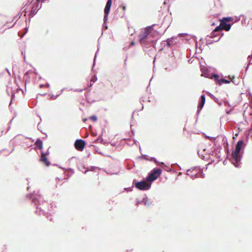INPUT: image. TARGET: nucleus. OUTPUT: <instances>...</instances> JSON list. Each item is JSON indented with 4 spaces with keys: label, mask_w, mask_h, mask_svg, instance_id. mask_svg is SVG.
<instances>
[{
    "label": "nucleus",
    "mask_w": 252,
    "mask_h": 252,
    "mask_svg": "<svg viewBox=\"0 0 252 252\" xmlns=\"http://www.w3.org/2000/svg\"><path fill=\"white\" fill-rule=\"evenodd\" d=\"M243 143L244 142L242 140L238 141L236 146V149L232 152V162L234 165L236 167H238L240 165V160L241 158L240 151L243 146Z\"/></svg>",
    "instance_id": "obj_1"
},
{
    "label": "nucleus",
    "mask_w": 252,
    "mask_h": 252,
    "mask_svg": "<svg viewBox=\"0 0 252 252\" xmlns=\"http://www.w3.org/2000/svg\"><path fill=\"white\" fill-rule=\"evenodd\" d=\"M201 102L199 103L198 106L200 108V109H201L203 106H204V104L205 103V95H202L201 96Z\"/></svg>",
    "instance_id": "obj_11"
},
{
    "label": "nucleus",
    "mask_w": 252,
    "mask_h": 252,
    "mask_svg": "<svg viewBox=\"0 0 252 252\" xmlns=\"http://www.w3.org/2000/svg\"><path fill=\"white\" fill-rule=\"evenodd\" d=\"M142 202L144 205H149L151 203V202L149 201L147 197H145L144 198H143V199L142 201Z\"/></svg>",
    "instance_id": "obj_13"
},
{
    "label": "nucleus",
    "mask_w": 252,
    "mask_h": 252,
    "mask_svg": "<svg viewBox=\"0 0 252 252\" xmlns=\"http://www.w3.org/2000/svg\"><path fill=\"white\" fill-rule=\"evenodd\" d=\"M222 20H224V21H225L226 22H230V21H231L232 20V18H231L230 17H225V18H223Z\"/></svg>",
    "instance_id": "obj_15"
},
{
    "label": "nucleus",
    "mask_w": 252,
    "mask_h": 252,
    "mask_svg": "<svg viewBox=\"0 0 252 252\" xmlns=\"http://www.w3.org/2000/svg\"><path fill=\"white\" fill-rule=\"evenodd\" d=\"M161 171L160 169H156L153 171L147 178L146 179L152 182L155 180L161 174Z\"/></svg>",
    "instance_id": "obj_4"
},
{
    "label": "nucleus",
    "mask_w": 252,
    "mask_h": 252,
    "mask_svg": "<svg viewBox=\"0 0 252 252\" xmlns=\"http://www.w3.org/2000/svg\"><path fill=\"white\" fill-rule=\"evenodd\" d=\"M46 154H45L44 153H42V156L41 158V160L43 161L45 165L47 166H49L50 164V162L47 160V158L46 157Z\"/></svg>",
    "instance_id": "obj_8"
},
{
    "label": "nucleus",
    "mask_w": 252,
    "mask_h": 252,
    "mask_svg": "<svg viewBox=\"0 0 252 252\" xmlns=\"http://www.w3.org/2000/svg\"><path fill=\"white\" fill-rule=\"evenodd\" d=\"M75 148L79 151H83L85 147V141L82 140H77L75 143Z\"/></svg>",
    "instance_id": "obj_6"
},
{
    "label": "nucleus",
    "mask_w": 252,
    "mask_h": 252,
    "mask_svg": "<svg viewBox=\"0 0 252 252\" xmlns=\"http://www.w3.org/2000/svg\"><path fill=\"white\" fill-rule=\"evenodd\" d=\"M167 44H168V46L170 45V43H169V42L168 41L167 42Z\"/></svg>",
    "instance_id": "obj_18"
},
{
    "label": "nucleus",
    "mask_w": 252,
    "mask_h": 252,
    "mask_svg": "<svg viewBox=\"0 0 252 252\" xmlns=\"http://www.w3.org/2000/svg\"><path fill=\"white\" fill-rule=\"evenodd\" d=\"M201 102L199 103L198 106L200 108V109H201L203 106H204V104L205 103V95H202L201 96Z\"/></svg>",
    "instance_id": "obj_9"
},
{
    "label": "nucleus",
    "mask_w": 252,
    "mask_h": 252,
    "mask_svg": "<svg viewBox=\"0 0 252 252\" xmlns=\"http://www.w3.org/2000/svg\"><path fill=\"white\" fill-rule=\"evenodd\" d=\"M201 102L199 103L198 106L200 108V109H201L203 106H204V104L205 103V95H202L201 96Z\"/></svg>",
    "instance_id": "obj_10"
},
{
    "label": "nucleus",
    "mask_w": 252,
    "mask_h": 252,
    "mask_svg": "<svg viewBox=\"0 0 252 252\" xmlns=\"http://www.w3.org/2000/svg\"><path fill=\"white\" fill-rule=\"evenodd\" d=\"M131 45H133V44H134V42H131Z\"/></svg>",
    "instance_id": "obj_17"
},
{
    "label": "nucleus",
    "mask_w": 252,
    "mask_h": 252,
    "mask_svg": "<svg viewBox=\"0 0 252 252\" xmlns=\"http://www.w3.org/2000/svg\"><path fill=\"white\" fill-rule=\"evenodd\" d=\"M90 118L94 121H96L97 120V117L95 116H93L91 117Z\"/></svg>",
    "instance_id": "obj_16"
},
{
    "label": "nucleus",
    "mask_w": 252,
    "mask_h": 252,
    "mask_svg": "<svg viewBox=\"0 0 252 252\" xmlns=\"http://www.w3.org/2000/svg\"><path fill=\"white\" fill-rule=\"evenodd\" d=\"M87 121V119H84V122H85V121Z\"/></svg>",
    "instance_id": "obj_20"
},
{
    "label": "nucleus",
    "mask_w": 252,
    "mask_h": 252,
    "mask_svg": "<svg viewBox=\"0 0 252 252\" xmlns=\"http://www.w3.org/2000/svg\"><path fill=\"white\" fill-rule=\"evenodd\" d=\"M112 0H108L106 3V5L104 8L105 16L104 17V22H106L108 19V14L110 12V8L112 5Z\"/></svg>",
    "instance_id": "obj_5"
},
{
    "label": "nucleus",
    "mask_w": 252,
    "mask_h": 252,
    "mask_svg": "<svg viewBox=\"0 0 252 252\" xmlns=\"http://www.w3.org/2000/svg\"><path fill=\"white\" fill-rule=\"evenodd\" d=\"M35 145H36V147L39 148V149L41 150L42 149L43 144H42V142L41 140L38 139L35 142Z\"/></svg>",
    "instance_id": "obj_12"
},
{
    "label": "nucleus",
    "mask_w": 252,
    "mask_h": 252,
    "mask_svg": "<svg viewBox=\"0 0 252 252\" xmlns=\"http://www.w3.org/2000/svg\"><path fill=\"white\" fill-rule=\"evenodd\" d=\"M231 28V25L229 24L226 23L224 20H221L219 26H217L214 32L220 31L221 30H224L227 31L230 30Z\"/></svg>",
    "instance_id": "obj_2"
},
{
    "label": "nucleus",
    "mask_w": 252,
    "mask_h": 252,
    "mask_svg": "<svg viewBox=\"0 0 252 252\" xmlns=\"http://www.w3.org/2000/svg\"><path fill=\"white\" fill-rule=\"evenodd\" d=\"M125 8H126V7H125V6H124V7H123V9H125Z\"/></svg>",
    "instance_id": "obj_19"
},
{
    "label": "nucleus",
    "mask_w": 252,
    "mask_h": 252,
    "mask_svg": "<svg viewBox=\"0 0 252 252\" xmlns=\"http://www.w3.org/2000/svg\"><path fill=\"white\" fill-rule=\"evenodd\" d=\"M148 33L147 32H145L143 34L139 35V40L141 41V40L144 39L148 35Z\"/></svg>",
    "instance_id": "obj_14"
},
{
    "label": "nucleus",
    "mask_w": 252,
    "mask_h": 252,
    "mask_svg": "<svg viewBox=\"0 0 252 252\" xmlns=\"http://www.w3.org/2000/svg\"><path fill=\"white\" fill-rule=\"evenodd\" d=\"M135 187L140 190H148L151 186V184L148 183L146 181H141L135 183Z\"/></svg>",
    "instance_id": "obj_3"
},
{
    "label": "nucleus",
    "mask_w": 252,
    "mask_h": 252,
    "mask_svg": "<svg viewBox=\"0 0 252 252\" xmlns=\"http://www.w3.org/2000/svg\"><path fill=\"white\" fill-rule=\"evenodd\" d=\"M213 77L216 79L217 82L220 85L223 84H228L230 83L229 81L225 79H220L219 76L217 74L214 75Z\"/></svg>",
    "instance_id": "obj_7"
}]
</instances>
